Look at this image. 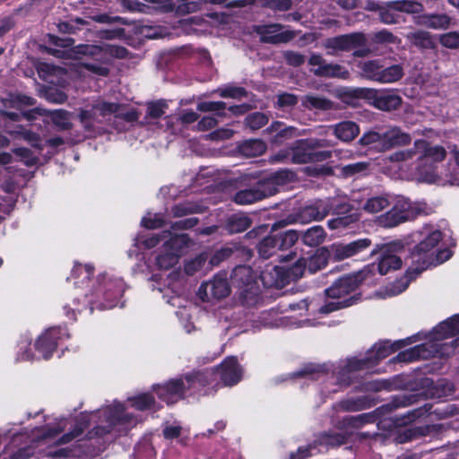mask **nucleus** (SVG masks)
<instances>
[{
    "label": "nucleus",
    "mask_w": 459,
    "mask_h": 459,
    "mask_svg": "<svg viewBox=\"0 0 459 459\" xmlns=\"http://www.w3.org/2000/svg\"><path fill=\"white\" fill-rule=\"evenodd\" d=\"M345 51H352L355 56H366L370 53L364 34L356 32L343 35Z\"/></svg>",
    "instance_id": "24"
},
{
    "label": "nucleus",
    "mask_w": 459,
    "mask_h": 459,
    "mask_svg": "<svg viewBox=\"0 0 459 459\" xmlns=\"http://www.w3.org/2000/svg\"><path fill=\"white\" fill-rule=\"evenodd\" d=\"M342 142H351L359 134V126L353 121H342L330 127Z\"/></svg>",
    "instance_id": "30"
},
{
    "label": "nucleus",
    "mask_w": 459,
    "mask_h": 459,
    "mask_svg": "<svg viewBox=\"0 0 459 459\" xmlns=\"http://www.w3.org/2000/svg\"><path fill=\"white\" fill-rule=\"evenodd\" d=\"M323 46L327 50V53L331 55H335L338 52L345 51L343 35L325 39L323 43Z\"/></svg>",
    "instance_id": "55"
},
{
    "label": "nucleus",
    "mask_w": 459,
    "mask_h": 459,
    "mask_svg": "<svg viewBox=\"0 0 459 459\" xmlns=\"http://www.w3.org/2000/svg\"><path fill=\"white\" fill-rule=\"evenodd\" d=\"M238 290V300L244 307H254L261 299L259 286L256 281L242 287Z\"/></svg>",
    "instance_id": "34"
},
{
    "label": "nucleus",
    "mask_w": 459,
    "mask_h": 459,
    "mask_svg": "<svg viewBox=\"0 0 459 459\" xmlns=\"http://www.w3.org/2000/svg\"><path fill=\"white\" fill-rule=\"evenodd\" d=\"M401 266L402 260L399 256L387 252H383L377 264L368 265L360 272L367 281L368 277L373 274L376 271H378L381 275H385L393 270L399 269Z\"/></svg>",
    "instance_id": "21"
},
{
    "label": "nucleus",
    "mask_w": 459,
    "mask_h": 459,
    "mask_svg": "<svg viewBox=\"0 0 459 459\" xmlns=\"http://www.w3.org/2000/svg\"><path fill=\"white\" fill-rule=\"evenodd\" d=\"M152 390L157 394L158 398L168 405L174 404L178 401L186 397L188 391L185 378H171L163 384H154Z\"/></svg>",
    "instance_id": "13"
},
{
    "label": "nucleus",
    "mask_w": 459,
    "mask_h": 459,
    "mask_svg": "<svg viewBox=\"0 0 459 459\" xmlns=\"http://www.w3.org/2000/svg\"><path fill=\"white\" fill-rule=\"evenodd\" d=\"M382 65L377 60H371L364 62L361 65V70L364 75L372 81L377 82L379 74L381 72Z\"/></svg>",
    "instance_id": "53"
},
{
    "label": "nucleus",
    "mask_w": 459,
    "mask_h": 459,
    "mask_svg": "<svg viewBox=\"0 0 459 459\" xmlns=\"http://www.w3.org/2000/svg\"><path fill=\"white\" fill-rule=\"evenodd\" d=\"M446 157V149L438 144H431L426 140H416L413 146L390 154L391 162H403L413 165L420 179L434 183L438 178L437 164Z\"/></svg>",
    "instance_id": "1"
},
{
    "label": "nucleus",
    "mask_w": 459,
    "mask_h": 459,
    "mask_svg": "<svg viewBox=\"0 0 459 459\" xmlns=\"http://www.w3.org/2000/svg\"><path fill=\"white\" fill-rule=\"evenodd\" d=\"M141 225L148 230L160 229L165 225V220L160 214L156 213L153 218L143 217Z\"/></svg>",
    "instance_id": "63"
},
{
    "label": "nucleus",
    "mask_w": 459,
    "mask_h": 459,
    "mask_svg": "<svg viewBox=\"0 0 459 459\" xmlns=\"http://www.w3.org/2000/svg\"><path fill=\"white\" fill-rule=\"evenodd\" d=\"M130 406L137 411H159L161 406L156 403L154 395L150 393H142L133 397L128 398Z\"/></svg>",
    "instance_id": "29"
},
{
    "label": "nucleus",
    "mask_w": 459,
    "mask_h": 459,
    "mask_svg": "<svg viewBox=\"0 0 459 459\" xmlns=\"http://www.w3.org/2000/svg\"><path fill=\"white\" fill-rule=\"evenodd\" d=\"M359 216L356 213H351L347 216H339L328 221V226L332 230L344 229L349 225L356 222Z\"/></svg>",
    "instance_id": "57"
},
{
    "label": "nucleus",
    "mask_w": 459,
    "mask_h": 459,
    "mask_svg": "<svg viewBox=\"0 0 459 459\" xmlns=\"http://www.w3.org/2000/svg\"><path fill=\"white\" fill-rule=\"evenodd\" d=\"M315 447V442L307 446H299L296 452H291L287 459H308L312 456V449Z\"/></svg>",
    "instance_id": "64"
},
{
    "label": "nucleus",
    "mask_w": 459,
    "mask_h": 459,
    "mask_svg": "<svg viewBox=\"0 0 459 459\" xmlns=\"http://www.w3.org/2000/svg\"><path fill=\"white\" fill-rule=\"evenodd\" d=\"M36 100L34 98L20 93L12 95L10 100H8V107L15 109L34 106Z\"/></svg>",
    "instance_id": "54"
},
{
    "label": "nucleus",
    "mask_w": 459,
    "mask_h": 459,
    "mask_svg": "<svg viewBox=\"0 0 459 459\" xmlns=\"http://www.w3.org/2000/svg\"><path fill=\"white\" fill-rule=\"evenodd\" d=\"M317 75L345 79L349 72L339 65L327 64L317 56Z\"/></svg>",
    "instance_id": "37"
},
{
    "label": "nucleus",
    "mask_w": 459,
    "mask_h": 459,
    "mask_svg": "<svg viewBox=\"0 0 459 459\" xmlns=\"http://www.w3.org/2000/svg\"><path fill=\"white\" fill-rule=\"evenodd\" d=\"M451 21V17L445 13H424L414 17L417 25L433 30H446L449 28Z\"/></svg>",
    "instance_id": "22"
},
{
    "label": "nucleus",
    "mask_w": 459,
    "mask_h": 459,
    "mask_svg": "<svg viewBox=\"0 0 459 459\" xmlns=\"http://www.w3.org/2000/svg\"><path fill=\"white\" fill-rule=\"evenodd\" d=\"M413 337L399 340L391 343L389 341H382L376 343L363 358L349 359L346 364L336 372V381L341 385H350L354 378L356 371L370 369L379 360L388 357L393 352L400 350L406 344L411 343Z\"/></svg>",
    "instance_id": "2"
},
{
    "label": "nucleus",
    "mask_w": 459,
    "mask_h": 459,
    "mask_svg": "<svg viewBox=\"0 0 459 459\" xmlns=\"http://www.w3.org/2000/svg\"><path fill=\"white\" fill-rule=\"evenodd\" d=\"M238 150L247 157H256L264 154L267 150L266 143L260 139H249L239 144Z\"/></svg>",
    "instance_id": "35"
},
{
    "label": "nucleus",
    "mask_w": 459,
    "mask_h": 459,
    "mask_svg": "<svg viewBox=\"0 0 459 459\" xmlns=\"http://www.w3.org/2000/svg\"><path fill=\"white\" fill-rule=\"evenodd\" d=\"M217 92L221 98L240 99L247 96V91L245 88L232 85L219 88Z\"/></svg>",
    "instance_id": "56"
},
{
    "label": "nucleus",
    "mask_w": 459,
    "mask_h": 459,
    "mask_svg": "<svg viewBox=\"0 0 459 459\" xmlns=\"http://www.w3.org/2000/svg\"><path fill=\"white\" fill-rule=\"evenodd\" d=\"M124 404L117 403L106 411L107 426H96L86 434L85 443L87 453L91 456H98L104 452L112 442L111 431L113 427L130 421L131 417L125 412Z\"/></svg>",
    "instance_id": "3"
},
{
    "label": "nucleus",
    "mask_w": 459,
    "mask_h": 459,
    "mask_svg": "<svg viewBox=\"0 0 459 459\" xmlns=\"http://www.w3.org/2000/svg\"><path fill=\"white\" fill-rule=\"evenodd\" d=\"M51 121L61 131H67L73 127V124L70 122V113L64 109L53 111Z\"/></svg>",
    "instance_id": "49"
},
{
    "label": "nucleus",
    "mask_w": 459,
    "mask_h": 459,
    "mask_svg": "<svg viewBox=\"0 0 459 459\" xmlns=\"http://www.w3.org/2000/svg\"><path fill=\"white\" fill-rule=\"evenodd\" d=\"M403 75V69L400 65H394L384 68L382 66L377 82L392 83L399 81Z\"/></svg>",
    "instance_id": "42"
},
{
    "label": "nucleus",
    "mask_w": 459,
    "mask_h": 459,
    "mask_svg": "<svg viewBox=\"0 0 459 459\" xmlns=\"http://www.w3.org/2000/svg\"><path fill=\"white\" fill-rule=\"evenodd\" d=\"M388 6L396 12H403L410 14L420 13L423 5L418 0H394L389 1Z\"/></svg>",
    "instance_id": "40"
},
{
    "label": "nucleus",
    "mask_w": 459,
    "mask_h": 459,
    "mask_svg": "<svg viewBox=\"0 0 459 459\" xmlns=\"http://www.w3.org/2000/svg\"><path fill=\"white\" fill-rule=\"evenodd\" d=\"M260 196L262 195L258 194V191L254 184L251 187L237 191L233 195L231 200L238 205H247L262 201Z\"/></svg>",
    "instance_id": "38"
},
{
    "label": "nucleus",
    "mask_w": 459,
    "mask_h": 459,
    "mask_svg": "<svg viewBox=\"0 0 459 459\" xmlns=\"http://www.w3.org/2000/svg\"><path fill=\"white\" fill-rule=\"evenodd\" d=\"M125 292V283L121 279L112 278L107 273L100 274L97 278V286L91 294L96 298L102 296L103 301L88 299V295L85 294L84 299H87L90 314H92L94 309H110L117 306L118 300Z\"/></svg>",
    "instance_id": "5"
},
{
    "label": "nucleus",
    "mask_w": 459,
    "mask_h": 459,
    "mask_svg": "<svg viewBox=\"0 0 459 459\" xmlns=\"http://www.w3.org/2000/svg\"><path fill=\"white\" fill-rule=\"evenodd\" d=\"M406 39L414 46L420 48L431 49L435 47L433 36L425 30H414L406 35Z\"/></svg>",
    "instance_id": "36"
},
{
    "label": "nucleus",
    "mask_w": 459,
    "mask_h": 459,
    "mask_svg": "<svg viewBox=\"0 0 459 459\" xmlns=\"http://www.w3.org/2000/svg\"><path fill=\"white\" fill-rule=\"evenodd\" d=\"M361 92L372 106L383 111L398 109L403 102L394 90L362 89Z\"/></svg>",
    "instance_id": "12"
},
{
    "label": "nucleus",
    "mask_w": 459,
    "mask_h": 459,
    "mask_svg": "<svg viewBox=\"0 0 459 459\" xmlns=\"http://www.w3.org/2000/svg\"><path fill=\"white\" fill-rule=\"evenodd\" d=\"M358 143L361 146L369 148H377L380 151L384 149V134L376 131H368L362 134Z\"/></svg>",
    "instance_id": "43"
},
{
    "label": "nucleus",
    "mask_w": 459,
    "mask_h": 459,
    "mask_svg": "<svg viewBox=\"0 0 459 459\" xmlns=\"http://www.w3.org/2000/svg\"><path fill=\"white\" fill-rule=\"evenodd\" d=\"M94 106L95 108H97L99 115L101 117L116 114L120 108V104L108 101H102L100 103L95 104Z\"/></svg>",
    "instance_id": "62"
},
{
    "label": "nucleus",
    "mask_w": 459,
    "mask_h": 459,
    "mask_svg": "<svg viewBox=\"0 0 459 459\" xmlns=\"http://www.w3.org/2000/svg\"><path fill=\"white\" fill-rule=\"evenodd\" d=\"M440 44L447 48H457L459 47V33L455 31L440 35Z\"/></svg>",
    "instance_id": "61"
},
{
    "label": "nucleus",
    "mask_w": 459,
    "mask_h": 459,
    "mask_svg": "<svg viewBox=\"0 0 459 459\" xmlns=\"http://www.w3.org/2000/svg\"><path fill=\"white\" fill-rule=\"evenodd\" d=\"M298 180L297 173L290 169H280L260 178L255 186L264 200L267 197L275 195L280 189L290 183Z\"/></svg>",
    "instance_id": "7"
},
{
    "label": "nucleus",
    "mask_w": 459,
    "mask_h": 459,
    "mask_svg": "<svg viewBox=\"0 0 459 459\" xmlns=\"http://www.w3.org/2000/svg\"><path fill=\"white\" fill-rule=\"evenodd\" d=\"M422 211L419 205L411 204L405 197H398L392 209L380 216L379 224L385 228L394 227L402 222L414 219Z\"/></svg>",
    "instance_id": "9"
},
{
    "label": "nucleus",
    "mask_w": 459,
    "mask_h": 459,
    "mask_svg": "<svg viewBox=\"0 0 459 459\" xmlns=\"http://www.w3.org/2000/svg\"><path fill=\"white\" fill-rule=\"evenodd\" d=\"M70 338L66 326H53L39 336L34 343L35 350L43 359H49L62 341Z\"/></svg>",
    "instance_id": "10"
},
{
    "label": "nucleus",
    "mask_w": 459,
    "mask_h": 459,
    "mask_svg": "<svg viewBox=\"0 0 459 459\" xmlns=\"http://www.w3.org/2000/svg\"><path fill=\"white\" fill-rule=\"evenodd\" d=\"M291 162L294 164L314 163L316 161V140L300 139L290 147Z\"/></svg>",
    "instance_id": "20"
},
{
    "label": "nucleus",
    "mask_w": 459,
    "mask_h": 459,
    "mask_svg": "<svg viewBox=\"0 0 459 459\" xmlns=\"http://www.w3.org/2000/svg\"><path fill=\"white\" fill-rule=\"evenodd\" d=\"M270 131L276 133V138L282 139L295 135L297 129L292 126H285L283 123L276 121L271 125Z\"/></svg>",
    "instance_id": "58"
},
{
    "label": "nucleus",
    "mask_w": 459,
    "mask_h": 459,
    "mask_svg": "<svg viewBox=\"0 0 459 459\" xmlns=\"http://www.w3.org/2000/svg\"><path fill=\"white\" fill-rule=\"evenodd\" d=\"M168 108L169 104L164 99L150 101L146 104L145 117L150 119H160L165 115Z\"/></svg>",
    "instance_id": "46"
},
{
    "label": "nucleus",
    "mask_w": 459,
    "mask_h": 459,
    "mask_svg": "<svg viewBox=\"0 0 459 459\" xmlns=\"http://www.w3.org/2000/svg\"><path fill=\"white\" fill-rule=\"evenodd\" d=\"M184 378L187 389L194 392L201 391V389L207 386L215 389L220 388V383L216 381V371L212 368L186 374Z\"/></svg>",
    "instance_id": "17"
},
{
    "label": "nucleus",
    "mask_w": 459,
    "mask_h": 459,
    "mask_svg": "<svg viewBox=\"0 0 459 459\" xmlns=\"http://www.w3.org/2000/svg\"><path fill=\"white\" fill-rule=\"evenodd\" d=\"M365 281V277L362 275L361 272L355 275H349L339 279L330 288L325 290V294L327 297L338 300L331 301L328 304L323 306L319 310L320 313L327 314L353 305L357 300L355 296H351L342 300L340 299L344 298L346 295L355 291L359 285Z\"/></svg>",
    "instance_id": "6"
},
{
    "label": "nucleus",
    "mask_w": 459,
    "mask_h": 459,
    "mask_svg": "<svg viewBox=\"0 0 459 459\" xmlns=\"http://www.w3.org/2000/svg\"><path fill=\"white\" fill-rule=\"evenodd\" d=\"M216 371V381L221 386H234L243 377V368L235 356L226 357L219 365L212 368Z\"/></svg>",
    "instance_id": "11"
},
{
    "label": "nucleus",
    "mask_w": 459,
    "mask_h": 459,
    "mask_svg": "<svg viewBox=\"0 0 459 459\" xmlns=\"http://www.w3.org/2000/svg\"><path fill=\"white\" fill-rule=\"evenodd\" d=\"M302 243L309 249L306 251L307 256L299 258V262L307 264L308 271L311 273H316V226L310 227L302 236Z\"/></svg>",
    "instance_id": "26"
},
{
    "label": "nucleus",
    "mask_w": 459,
    "mask_h": 459,
    "mask_svg": "<svg viewBox=\"0 0 459 459\" xmlns=\"http://www.w3.org/2000/svg\"><path fill=\"white\" fill-rule=\"evenodd\" d=\"M164 238L169 236V239H167L163 244V248H167L172 252H176L179 254V256L182 254V250L188 247L191 242V238L188 234L181 233V234H171L170 231H164Z\"/></svg>",
    "instance_id": "33"
},
{
    "label": "nucleus",
    "mask_w": 459,
    "mask_h": 459,
    "mask_svg": "<svg viewBox=\"0 0 459 459\" xmlns=\"http://www.w3.org/2000/svg\"><path fill=\"white\" fill-rule=\"evenodd\" d=\"M268 117L262 112H253L245 118V125L251 130H258L268 123Z\"/></svg>",
    "instance_id": "50"
},
{
    "label": "nucleus",
    "mask_w": 459,
    "mask_h": 459,
    "mask_svg": "<svg viewBox=\"0 0 459 459\" xmlns=\"http://www.w3.org/2000/svg\"><path fill=\"white\" fill-rule=\"evenodd\" d=\"M99 112L95 106L92 105L91 108H81L77 115V117L82 124L85 132H94L95 126L94 124L98 122Z\"/></svg>",
    "instance_id": "39"
},
{
    "label": "nucleus",
    "mask_w": 459,
    "mask_h": 459,
    "mask_svg": "<svg viewBox=\"0 0 459 459\" xmlns=\"http://www.w3.org/2000/svg\"><path fill=\"white\" fill-rule=\"evenodd\" d=\"M230 293V286L228 280L219 274L215 275L208 282H203L198 289V295L204 302H210L212 299L220 300L228 297Z\"/></svg>",
    "instance_id": "15"
},
{
    "label": "nucleus",
    "mask_w": 459,
    "mask_h": 459,
    "mask_svg": "<svg viewBox=\"0 0 459 459\" xmlns=\"http://www.w3.org/2000/svg\"><path fill=\"white\" fill-rule=\"evenodd\" d=\"M423 235L424 238L415 247L419 259H423V263L428 264H437L449 259L451 252L447 249L439 251L434 257V249L442 239L441 231L425 229Z\"/></svg>",
    "instance_id": "8"
},
{
    "label": "nucleus",
    "mask_w": 459,
    "mask_h": 459,
    "mask_svg": "<svg viewBox=\"0 0 459 459\" xmlns=\"http://www.w3.org/2000/svg\"><path fill=\"white\" fill-rule=\"evenodd\" d=\"M307 264L305 262H298L291 267L285 268L283 266L273 267V285L276 288L281 289L291 281H296L304 273Z\"/></svg>",
    "instance_id": "19"
},
{
    "label": "nucleus",
    "mask_w": 459,
    "mask_h": 459,
    "mask_svg": "<svg viewBox=\"0 0 459 459\" xmlns=\"http://www.w3.org/2000/svg\"><path fill=\"white\" fill-rule=\"evenodd\" d=\"M252 219L244 213H233L225 222V230L230 234L241 233L251 227Z\"/></svg>",
    "instance_id": "32"
},
{
    "label": "nucleus",
    "mask_w": 459,
    "mask_h": 459,
    "mask_svg": "<svg viewBox=\"0 0 459 459\" xmlns=\"http://www.w3.org/2000/svg\"><path fill=\"white\" fill-rule=\"evenodd\" d=\"M371 245L369 238H360L350 243H336L332 245L333 261H341L359 255Z\"/></svg>",
    "instance_id": "18"
},
{
    "label": "nucleus",
    "mask_w": 459,
    "mask_h": 459,
    "mask_svg": "<svg viewBox=\"0 0 459 459\" xmlns=\"http://www.w3.org/2000/svg\"><path fill=\"white\" fill-rule=\"evenodd\" d=\"M179 254L164 248L155 258V264L160 270H169L178 263Z\"/></svg>",
    "instance_id": "41"
},
{
    "label": "nucleus",
    "mask_w": 459,
    "mask_h": 459,
    "mask_svg": "<svg viewBox=\"0 0 459 459\" xmlns=\"http://www.w3.org/2000/svg\"><path fill=\"white\" fill-rule=\"evenodd\" d=\"M252 256L250 249L237 242L226 243L219 250H217L211 257L210 264L218 265L226 259H240L248 260Z\"/></svg>",
    "instance_id": "16"
},
{
    "label": "nucleus",
    "mask_w": 459,
    "mask_h": 459,
    "mask_svg": "<svg viewBox=\"0 0 459 459\" xmlns=\"http://www.w3.org/2000/svg\"><path fill=\"white\" fill-rule=\"evenodd\" d=\"M299 102L298 97L293 93L282 92L278 94L276 105L279 108H291Z\"/></svg>",
    "instance_id": "60"
},
{
    "label": "nucleus",
    "mask_w": 459,
    "mask_h": 459,
    "mask_svg": "<svg viewBox=\"0 0 459 459\" xmlns=\"http://www.w3.org/2000/svg\"><path fill=\"white\" fill-rule=\"evenodd\" d=\"M86 48L90 49V55L100 56L97 60L106 65L110 63L109 56L123 59L129 55L128 49L122 46H110L106 51L98 46H87Z\"/></svg>",
    "instance_id": "25"
},
{
    "label": "nucleus",
    "mask_w": 459,
    "mask_h": 459,
    "mask_svg": "<svg viewBox=\"0 0 459 459\" xmlns=\"http://www.w3.org/2000/svg\"><path fill=\"white\" fill-rule=\"evenodd\" d=\"M410 281L408 275H404L386 288L385 296L392 297L402 293L407 289Z\"/></svg>",
    "instance_id": "59"
},
{
    "label": "nucleus",
    "mask_w": 459,
    "mask_h": 459,
    "mask_svg": "<svg viewBox=\"0 0 459 459\" xmlns=\"http://www.w3.org/2000/svg\"><path fill=\"white\" fill-rule=\"evenodd\" d=\"M279 250L274 234L264 238L257 245V252L264 259H268Z\"/></svg>",
    "instance_id": "45"
},
{
    "label": "nucleus",
    "mask_w": 459,
    "mask_h": 459,
    "mask_svg": "<svg viewBox=\"0 0 459 459\" xmlns=\"http://www.w3.org/2000/svg\"><path fill=\"white\" fill-rule=\"evenodd\" d=\"M201 212L200 206L190 202L179 203L172 206L171 214L174 218H180L188 214Z\"/></svg>",
    "instance_id": "48"
},
{
    "label": "nucleus",
    "mask_w": 459,
    "mask_h": 459,
    "mask_svg": "<svg viewBox=\"0 0 459 459\" xmlns=\"http://www.w3.org/2000/svg\"><path fill=\"white\" fill-rule=\"evenodd\" d=\"M316 376V363L308 362L303 364L299 369L287 374L283 380L309 379L313 380Z\"/></svg>",
    "instance_id": "44"
},
{
    "label": "nucleus",
    "mask_w": 459,
    "mask_h": 459,
    "mask_svg": "<svg viewBox=\"0 0 459 459\" xmlns=\"http://www.w3.org/2000/svg\"><path fill=\"white\" fill-rule=\"evenodd\" d=\"M283 26L280 23L259 24L253 27L254 32L260 37V41L266 44L287 43L295 38L291 30L279 32Z\"/></svg>",
    "instance_id": "14"
},
{
    "label": "nucleus",
    "mask_w": 459,
    "mask_h": 459,
    "mask_svg": "<svg viewBox=\"0 0 459 459\" xmlns=\"http://www.w3.org/2000/svg\"><path fill=\"white\" fill-rule=\"evenodd\" d=\"M276 243L278 244L279 250H286L294 246L299 239V233L297 230H289L282 232L274 234Z\"/></svg>",
    "instance_id": "47"
},
{
    "label": "nucleus",
    "mask_w": 459,
    "mask_h": 459,
    "mask_svg": "<svg viewBox=\"0 0 459 459\" xmlns=\"http://www.w3.org/2000/svg\"><path fill=\"white\" fill-rule=\"evenodd\" d=\"M459 333V315L440 323L434 329L433 341L417 345L397 355L399 361H412L419 359H428L441 353L439 341L454 337Z\"/></svg>",
    "instance_id": "4"
},
{
    "label": "nucleus",
    "mask_w": 459,
    "mask_h": 459,
    "mask_svg": "<svg viewBox=\"0 0 459 459\" xmlns=\"http://www.w3.org/2000/svg\"><path fill=\"white\" fill-rule=\"evenodd\" d=\"M230 282L238 289L255 282L253 269L245 264L236 265L230 273Z\"/></svg>",
    "instance_id": "27"
},
{
    "label": "nucleus",
    "mask_w": 459,
    "mask_h": 459,
    "mask_svg": "<svg viewBox=\"0 0 459 459\" xmlns=\"http://www.w3.org/2000/svg\"><path fill=\"white\" fill-rule=\"evenodd\" d=\"M350 211L351 205L340 198L333 197L327 200H320L317 202V221L325 217L330 212L341 215Z\"/></svg>",
    "instance_id": "23"
},
{
    "label": "nucleus",
    "mask_w": 459,
    "mask_h": 459,
    "mask_svg": "<svg viewBox=\"0 0 459 459\" xmlns=\"http://www.w3.org/2000/svg\"><path fill=\"white\" fill-rule=\"evenodd\" d=\"M196 108L201 112H216L219 117H225L227 105L224 101H202Z\"/></svg>",
    "instance_id": "51"
},
{
    "label": "nucleus",
    "mask_w": 459,
    "mask_h": 459,
    "mask_svg": "<svg viewBox=\"0 0 459 459\" xmlns=\"http://www.w3.org/2000/svg\"><path fill=\"white\" fill-rule=\"evenodd\" d=\"M389 204L390 202L385 196H374L367 200L363 208L368 212L376 213L387 207Z\"/></svg>",
    "instance_id": "52"
},
{
    "label": "nucleus",
    "mask_w": 459,
    "mask_h": 459,
    "mask_svg": "<svg viewBox=\"0 0 459 459\" xmlns=\"http://www.w3.org/2000/svg\"><path fill=\"white\" fill-rule=\"evenodd\" d=\"M95 272V268L91 264H81L75 262L71 272V279H74L75 287L82 288L88 285Z\"/></svg>",
    "instance_id": "28"
},
{
    "label": "nucleus",
    "mask_w": 459,
    "mask_h": 459,
    "mask_svg": "<svg viewBox=\"0 0 459 459\" xmlns=\"http://www.w3.org/2000/svg\"><path fill=\"white\" fill-rule=\"evenodd\" d=\"M409 134L403 132L398 127H392L384 133V149L387 150L394 146H403L411 143Z\"/></svg>",
    "instance_id": "31"
}]
</instances>
